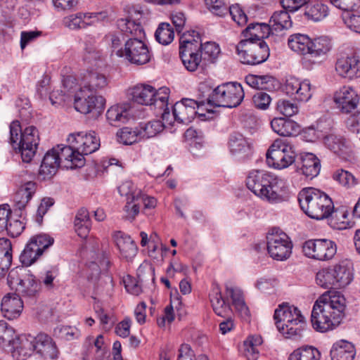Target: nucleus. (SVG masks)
I'll return each instance as SVG.
<instances>
[{
	"label": "nucleus",
	"instance_id": "nucleus-63",
	"mask_svg": "<svg viewBox=\"0 0 360 360\" xmlns=\"http://www.w3.org/2000/svg\"><path fill=\"white\" fill-rule=\"evenodd\" d=\"M106 42L110 46L112 53L118 57V51L124 50V37L120 33H110L105 37Z\"/></svg>",
	"mask_w": 360,
	"mask_h": 360
},
{
	"label": "nucleus",
	"instance_id": "nucleus-29",
	"mask_svg": "<svg viewBox=\"0 0 360 360\" xmlns=\"http://www.w3.org/2000/svg\"><path fill=\"white\" fill-rule=\"evenodd\" d=\"M107 18L106 12L99 13H79L72 14L65 17L63 20L64 24L66 27L71 30H77L85 28L86 26L90 25L94 21L87 22L86 19L90 20L92 18L96 20H103Z\"/></svg>",
	"mask_w": 360,
	"mask_h": 360
},
{
	"label": "nucleus",
	"instance_id": "nucleus-48",
	"mask_svg": "<svg viewBox=\"0 0 360 360\" xmlns=\"http://www.w3.org/2000/svg\"><path fill=\"white\" fill-rule=\"evenodd\" d=\"M262 343L259 335L250 336L243 343V354L248 360H257L259 356L258 347Z\"/></svg>",
	"mask_w": 360,
	"mask_h": 360
},
{
	"label": "nucleus",
	"instance_id": "nucleus-33",
	"mask_svg": "<svg viewBox=\"0 0 360 360\" xmlns=\"http://www.w3.org/2000/svg\"><path fill=\"white\" fill-rule=\"evenodd\" d=\"M37 190V184L33 181H27L22 185L13 196L15 210L22 211L32 198Z\"/></svg>",
	"mask_w": 360,
	"mask_h": 360
},
{
	"label": "nucleus",
	"instance_id": "nucleus-34",
	"mask_svg": "<svg viewBox=\"0 0 360 360\" xmlns=\"http://www.w3.org/2000/svg\"><path fill=\"white\" fill-rule=\"evenodd\" d=\"M302 166L300 168L302 174L311 179L316 176L321 170L320 160L311 153L301 154Z\"/></svg>",
	"mask_w": 360,
	"mask_h": 360
},
{
	"label": "nucleus",
	"instance_id": "nucleus-61",
	"mask_svg": "<svg viewBox=\"0 0 360 360\" xmlns=\"http://www.w3.org/2000/svg\"><path fill=\"white\" fill-rule=\"evenodd\" d=\"M276 110L280 114L285 117L293 116L299 112V108L296 103L285 99L278 101Z\"/></svg>",
	"mask_w": 360,
	"mask_h": 360
},
{
	"label": "nucleus",
	"instance_id": "nucleus-14",
	"mask_svg": "<svg viewBox=\"0 0 360 360\" xmlns=\"http://www.w3.org/2000/svg\"><path fill=\"white\" fill-rule=\"evenodd\" d=\"M53 238L46 234L32 237L20 255V261L25 266L34 264L44 251L53 243Z\"/></svg>",
	"mask_w": 360,
	"mask_h": 360
},
{
	"label": "nucleus",
	"instance_id": "nucleus-49",
	"mask_svg": "<svg viewBox=\"0 0 360 360\" xmlns=\"http://www.w3.org/2000/svg\"><path fill=\"white\" fill-rule=\"evenodd\" d=\"M205 104V101H202L198 103L195 100L188 98L181 99V114L184 113L186 115L181 119V123H189L196 116L197 111L196 108H198L200 105Z\"/></svg>",
	"mask_w": 360,
	"mask_h": 360
},
{
	"label": "nucleus",
	"instance_id": "nucleus-46",
	"mask_svg": "<svg viewBox=\"0 0 360 360\" xmlns=\"http://www.w3.org/2000/svg\"><path fill=\"white\" fill-rule=\"evenodd\" d=\"M288 12L287 10L275 11L269 21L271 30L281 31L291 27L292 23Z\"/></svg>",
	"mask_w": 360,
	"mask_h": 360
},
{
	"label": "nucleus",
	"instance_id": "nucleus-40",
	"mask_svg": "<svg viewBox=\"0 0 360 360\" xmlns=\"http://www.w3.org/2000/svg\"><path fill=\"white\" fill-rule=\"evenodd\" d=\"M210 300L214 313L221 317L229 316L231 312V307L221 295L219 287H214L210 294Z\"/></svg>",
	"mask_w": 360,
	"mask_h": 360
},
{
	"label": "nucleus",
	"instance_id": "nucleus-4",
	"mask_svg": "<svg viewBox=\"0 0 360 360\" xmlns=\"http://www.w3.org/2000/svg\"><path fill=\"white\" fill-rule=\"evenodd\" d=\"M297 198L301 210L311 219H324L333 212L334 205L331 198L319 189L311 187L303 188Z\"/></svg>",
	"mask_w": 360,
	"mask_h": 360
},
{
	"label": "nucleus",
	"instance_id": "nucleus-51",
	"mask_svg": "<svg viewBox=\"0 0 360 360\" xmlns=\"http://www.w3.org/2000/svg\"><path fill=\"white\" fill-rule=\"evenodd\" d=\"M174 30L167 22H161L155 32L156 41L162 45L169 44L174 40Z\"/></svg>",
	"mask_w": 360,
	"mask_h": 360
},
{
	"label": "nucleus",
	"instance_id": "nucleus-8",
	"mask_svg": "<svg viewBox=\"0 0 360 360\" xmlns=\"http://www.w3.org/2000/svg\"><path fill=\"white\" fill-rule=\"evenodd\" d=\"M297 157L294 146L286 139H277L266 152L267 165L277 169L288 168Z\"/></svg>",
	"mask_w": 360,
	"mask_h": 360
},
{
	"label": "nucleus",
	"instance_id": "nucleus-25",
	"mask_svg": "<svg viewBox=\"0 0 360 360\" xmlns=\"http://www.w3.org/2000/svg\"><path fill=\"white\" fill-rule=\"evenodd\" d=\"M226 293L228 297H230L232 305L238 313L239 316L244 320L248 321L250 319V311L246 305L243 293L240 288L231 282L226 283Z\"/></svg>",
	"mask_w": 360,
	"mask_h": 360
},
{
	"label": "nucleus",
	"instance_id": "nucleus-52",
	"mask_svg": "<svg viewBox=\"0 0 360 360\" xmlns=\"http://www.w3.org/2000/svg\"><path fill=\"white\" fill-rule=\"evenodd\" d=\"M25 267V266H17L9 271L7 282L11 289L16 291V288H18V286L25 279V276L29 275Z\"/></svg>",
	"mask_w": 360,
	"mask_h": 360
},
{
	"label": "nucleus",
	"instance_id": "nucleus-59",
	"mask_svg": "<svg viewBox=\"0 0 360 360\" xmlns=\"http://www.w3.org/2000/svg\"><path fill=\"white\" fill-rule=\"evenodd\" d=\"M117 141L124 145H131L141 140V137L136 133V127L134 129L124 127L117 134Z\"/></svg>",
	"mask_w": 360,
	"mask_h": 360
},
{
	"label": "nucleus",
	"instance_id": "nucleus-57",
	"mask_svg": "<svg viewBox=\"0 0 360 360\" xmlns=\"http://www.w3.org/2000/svg\"><path fill=\"white\" fill-rule=\"evenodd\" d=\"M15 337V329L6 321H0V345L8 347Z\"/></svg>",
	"mask_w": 360,
	"mask_h": 360
},
{
	"label": "nucleus",
	"instance_id": "nucleus-20",
	"mask_svg": "<svg viewBox=\"0 0 360 360\" xmlns=\"http://www.w3.org/2000/svg\"><path fill=\"white\" fill-rule=\"evenodd\" d=\"M333 100L338 108L345 114L352 113L359 103L357 93L352 87L348 86H343L336 91Z\"/></svg>",
	"mask_w": 360,
	"mask_h": 360
},
{
	"label": "nucleus",
	"instance_id": "nucleus-50",
	"mask_svg": "<svg viewBox=\"0 0 360 360\" xmlns=\"http://www.w3.org/2000/svg\"><path fill=\"white\" fill-rule=\"evenodd\" d=\"M201 40L198 32L192 30L181 34V51L184 49L200 50Z\"/></svg>",
	"mask_w": 360,
	"mask_h": 360
},
{
	"label": "nucleus",
	"instance_id": "nucleus-54",
	"mask_svg": "<svg viewBox=\"0 0 360 360\" xmlns=\"http://www.w3.org/2000/svg\"><path fill=\"white\" fill-rule=\"evenodd\" d=\"M180 308V301L172 298L169 304L164 309V315L158 318L157 323L159 327L163 328L167 324H170L175 318L174 309L178 310Z\"/></svg>",
	"mask_w": 360,
	"mask_h": 360
},
{
	"label": "nucleus",
	"instance_id": "nucleus-23",
	"mask_svg": "<svg viewBox=\"0 0 360 360\" xmlns=\"http://www.w3.org/2000/svg\"><path fill=\"white\" fill-rule=\"evenodd\" d=\"M34 352L41 360H58L60 356L56 342L46 333H39L35 337Z\"/></svg>",
	"mask_w": 360,
	"mask_h": 360
},
{
	"label": "nucleus",
	"instance_id": "nucleus-9",
	"mask_svg": "<svg viewBox=\"0 0 360 360\" xmlns=\"http://www.w3.org/2000/svg\"><path fill=\"white\" fill-rule=\"evenodd\" d=\"M241 62L255 65L265 62L269 56V49L264 41L241 40L236 46Z\"/></svg>",
	"mask_w": 360,
	"mask_h": 360
},
{
	"label": "nucleus",
	"instance_id": "nucleus-36",
	"mask_svg": "<svg viewBox=\"0 0 360 360\" xmlns=\"http://www.w3.org/2000/svg\"><path fill=\"white\" fill-rule=\"evenodd\" d=\"M271 127L275 133L282 136H295L299 132V126L296 122L281 117L274 118Z\"/></svg>",
	"mask_w": 360,
	"mask_h": 360
},
{
	"label": "nucleus",
	"instance_id": "nucleus-32",
	"mask_svg": "<svg viewBox=\"0 0 360 360\" xmlns=\"http://www.w3.org/2000/svg\"><path fill=\"white\" fill-rule=\"evenodd\" d=\"M114 239L121 256L126 259H131L137 253L138 248L135 242L128 235L117 231L114 234Z\"/></svg>",
	"mask_w": 360,
	"mask_h": 360
},
{
	"label": "nucleus",
	"instance_id": "nucleus-38",
	"mask_svg": "<svg viewBox=\"0 0 360 360\" xmlns=\"http://www.w3.org/2000/svg\"><path fill=\"white\" fill-rule=\"evenodd\" d=\"M304 15L307 19L319 22L326 18L329 14L327 5L320 1H314L307 4L304 7Z\"/></svg>",
	"mask_w": 360,
	"mask_h": 360
},
{
	"label": "nucleus",
	"instance_id": "nucleus-47",
	"mask_svg": "<svg viewBox=\"0 0 360 360\" xmlns=\"http://www.w3.org/2000/svg\"><path fill=\"white\" fill-rule=\"evenodd\" d=\"M199 52L200 50L193 51L192 49L181 51V62L188 71L194 72L199 66L202 60V56Z\"/></svg>",
	"mask_w": 360,
	"mask_h": 360
},
{
	"label": "nucleus",
	"instance_id": "nucleus-2",
	"mask_svg": "<svg viewBox=\"0 0 360 360\" xmlns=\"http://www.w3.org/2000/svg\"><path fill=\"white\" fill-rule=\"evenodd\" d=\"M246 186L255 195L271 203L283 201L280 193L283 182L281 179L264 170H252L246 178Z\"/></svg>",
	"mask_w": 360,
	"mask_h": 360
},
{
	"label": "nucleus",
	"instance_id": "nucleus-30",
	"mask_svg": "<svg viewBox=\"0 0 360 360\" xmlns=\"http://www.w3.org/2000/svg\"><path fill=\"white\" fill-rule=\"evenodd\" d=\"M60 162L58 153L53 148L45 154L39 171V177L43 180L51 179L57 172Z\"/></svg>",
	"mask_w": 360,
	"mask_h": 360
},
{
	"label": "nucleus",
	"instance_id": "nucleus-55",
	"mask_svg": "<svg viewBox=\"0 0 360 360\" xmlns=\"http://www.w3.org/2000/svg\"><path fill=\"white\" fill-rule=\"evenodd\" d=\"M324 143L330 150L340 156H342L347 149L345 141L334 134L325 136Z\"/></svg>",
	"mask_w": 360,
	"mask_h": 360
},
{
	"label": "nucleus",
	"instance_id": "nucleus-24",
	"mask_svg": "<svg viewBox=\"0 0 360 360\" xmlns=\"http://www.w3.org/2000/svg\"><path fill=\"white\" fill-rule=\"evenodd\" d=\"M53 148L58 152V160L60 164H63L64 167L75 169L82 167L84 165V158L76 152L72 144L68 143V146L58 145Z\"/></svg>",
	"mask_w": 360,
	"mask_h": 360
},
{
	"label": "nucleus",
	"instance_id": "nucleus-19",
	"mask_svg": "<svg viewBox=\"0 0 360 360\" xmlns=\"http://www.w3.org/2000/svg\"><path fill=\"white\" fill-rule=\"evenodd\" d=\"M332 48L330 40L326 37H320L311 41L309 54L303 57L302 63L307 68L321 61Z\"/></svg>",
	"mask_w": 360,
	"mask_h": 360
},
{
	"label": "nucleus",
	"instance_id": "nucleus-60",
	"mask_svg": "<svg viewBox=\"0 0 360 360\" xmlns=\"http://www.w3.org/2000/svg\"><path fill=\"white\" fill-rule=\"evenodd\" d=\"M208 10L215 15L222 17L228 14L229 4L226 0H205Z\"/></svg>",
	"mask_w": 360,
	"mask_h": 360
},
{
	"label": "nucleus",
	"instance_id": "nucleus-17",
	"mask_svg": "<svg viewBox=\"0 0 360 360\" xmlns=\"http://www.w3.org/2000/svg\"><path fill=\"white\" fill-rule=\"evenodd\" d=\"M63 90L49 92V78L44 77L37 84V92L40 98H43L49 95V99L52 104L65 102L66 94L76 85V79L72 76H68L63 80Z\"/></svg>",
	"mask_w": 360,
	"mask_h": 360
},
{
	"label": "nucleus",
	"instance_id": "nucleus-64",
	"mask_svg": "<svg viewBox=\"0 0 360 360\" xmlns=\"http://www.w3.org/2000/svg\"><path fill=\"white\" fill-rule=\"evenodd\" d=\"M342 18L345 25L350 30L360 34V13H345Z\"/></svg>",
	"mask_w": 360,
	"mask_h": 360
},
{
	"label": "nucleus",
	"instance_id": "nucleus-12",
	"mask_svg": "<svg viewBox=\"0 0 360 360\" xmlns=\"http://www.w3.org/2000/svg\"><path fill=\"white\" fill-rule=\"evenodd\" d=\"M266 246L270 257L278 261L286 260L292 253V241L278 228H273L267 233Z\"/></svg>",
	"mask_w": 360,
	"mask_h": 360
},
{
	"label": "nucleus",
	"instance_id": "nucleus-5",
	"mask_svg": "<svg viewBox=\"0 0 360 360\" xmlns=\"http://www.w3.org/2000/svg\"><path fill=\"white\" fill-rule=\"evenodd\" d=\"M274 318L278 330L285 338H300L307 326L306 318L301 311L288 303L278 305Z\"/></svg>",
	"mask_w": 360,
	"mask_h": 360
},
{
	"label": "nucleus",
	"instance_id": "nucleus-27",
	"mask_svg": "<svg viewBox=\"0 0 360 360\" xmlns=\"http://www.w3.org/2000/svg\"><path fill=\"white\" fill-rule=\"evenodd\" d=\"M22 309V299L16 293H8L3 297L1 310L6 319L8 320L17 319L21 314Z\"/></svg>",
	"mask_w": 360,
	"mask_h": 360
},
{
	"label": "nucleus",
	"instance_id": "nucleus-15",
	"mask_svg": "<svg viewBox=\"0 0 360 360\" xmlns=\"http://www.w3.org/2000/svg\"><path fill=\"white\" fill-rule=\"evenodd\" d=\"M67 142L72 144L76 152L83 158L96 151L100 147V140L94 131L70 134L67 138Z\"/></svg>",
	"mask_w": 360,
	"mask_h": 360
},
{
	"label": "nucleus",
	"instance_id": "nucleus-10",
	"mask_svg": "<svg viewBox=\"0 0 360 360\" xmlns=\"http://www.w3.org/2000/svg\"><path fill=\"white\" fill-rule=\"evenodd\" d=\"M118 57L135 65H143L150 61L152 52L142 38L131 37L124 41L123 51H118Z\"/></svg>",
	"mask_w": 360,
	"mask_h": 360
},
{
	"label": "nucleus",
	"instance_id": "nucleus-41",
	"mask_svg": "<svg viewBox=\"0 0 360 360\" xmlns=\"http://www.w3.org/2000/svg\"><path fill=\"white\" fill-rule=\"evenodd\" d=\"M117 25L121 32L127 35H131V37L143 38L145 36L141 24L132 20L131 17L119 19Z\"/></svg>",
	"mask_w": 360,
	"mask_h": 360
},
{
	"label": "nucleus",
	"instance_id": "nucleus-44",
	"mask_svg": "<svg viewBox=\"0 0 360 360\" xmlns=\"http://www.w3.org/2000/svg\"><path fill=\"white\" fill-rule=\"evenodd\" d=\"M311 40L308 36L302 34H294L289 37L288 44L290 49L305 56L309 54Z\"/></svg>",
	"mask_w": 360,
	"mask_h": 360
},
{
	"label": "nucleus",
	"instance_id": "nucleus-45",
	"mask_svg": "<svg viewBox=\"0 0 360 360\" xmlns=\"http://www.w3.org/2000/svg\"><path fill=\"white\" fill-rule=\"evenodd\" d=\"M39 285L35 280L33 275L29 274L21 283L18 288H16L15 293L23 297H34L39 291Z\"/></svg>",
	"mask_w": 360,
	"mask_h": 360
},
{
	"label": "nucleus",
	"instance_id": "nucleus-21",
	"mask_svg": "<svg viewBox=\"0 0 360 360\" xmlns=\"http://www.w3.org/2000/svg\"><path fill=\"white\" fill-rule=\"evenodd\" d=\"M284 90L288 96L299 101L307 102L312 96L311 85L308 79L289 77L285 80Z\"/></svg>",
	"mask_w": 360,
	"mask_h": 360
},
{
	"label": "nucleus",
	"instance_id": "nucleus-3",
	"mask_svg": "<svg viewBox=\"0 0 360 360\" xmlns=\"http://www.w3.org/2000/svg\"><path fill=\"white\" fill-rule=\"evenodd\" d=\"M169 93V89L167 86L155 89L151 85L139 84L129 90V94L134 102L153 107L155 113L161 115L165 120L170 115L168 108Z\"/></svg>",
	"mask_w": 360,
	"mask_h": 360
},
{
	"label": "nucleus",
	"instance_id": "nucleus-7",
	"mask_svg": "<svg viewBox=\"0 0 360 360\" xmlns=\"http://www.w3.org/2000/svg\"><path fill=\"white\" fill-rule=\"evenodd\" d=\"M244 91L237 82H229L219 85L208 94L206 103L212 107L235 108L242 102Z\"/></svg>",
	"mask_w": 360,
	"mask_h": 360
},
{
	"label": "nucleus",
	"instance_id": "nucleus-42",
	"mask_svg": "<svg viewBox=\"0 0 360 360\" xmlns=\"http://www.w3.org/2000/svg\"><path fill=\"white\" fill-rule=\"evenodd\" d=\"M340 288L349 285L353 280V265L349 260H343L334 265Z\"/></svg>",
	"mask_w": 360,
	"mask_h": 360
},
{
	"label": "nucleus",
	"instance_id": "nucleus-26",
	"mask_svg": "<svg viewBox=\"0 0 360 360\" xmlns=\"http://www.w3.org/2000/svg\"><path fill=\"white\" fill-rule=\"evenodd\" d=\"M229 147L231 154L240 159L248 158L252 154V143L239 133L230 136Z\"/></svg>",
	"mask_w": 360,
	"mask_h": 360
},
{
	"label": "nucleus",
	"instance_id": "nucleus-18",
	"mask_svg": "<svg viewBox=\"0 0 360 360\" xmlns=\"http://www.w3.org/2000/svg\"><path fill=\"white\" fill-rule=\"evenodd\" d=\"M105 104V100L102 96L89 93V91L82 86L75 95L74 105L77 111L88 114L95 109H101Z\"/></svg>",
	"mask_w": 360,
	"mask_h": 360
},
{
	"label": "nucleus",
	"instance_id": "nucleus-16",
	"mask_svg": "<svg viewBox=\"0 0 360 360\" xmlns=\"http://www.w3.org/2000/svg\"><path fill=\"white\" fill-rule=\"evenodd\" d=\"M335 70L342 79L349 81L360 79V55L352 53L339 56L335 63Z\"/></svg>",
	"mask_w": 360,
	"mask_h": 360
},
{
	"label": "nucleus",
	"instance_id": "nucleus-58",
	"mask_svg": "<svg viewBox=\"0 0 360 360\" xmlns=\"http://www.w3.org/2000/svg\"><path fill=\"white\" fill-rule=\"evenodd\" d=\"M118 192L122 196H125L127 200H140L141 190L129 180L124 181L118 187Z\"/></svg>",
	"mask_w": 360,
	"mask_h": 360
},
{
	"label": "nucleus",
	"instance_id": "nucleus-56",
	"mask_svg": "<svg viewBox=\"0 0 360 360\" xmlns=\"http://www.w3.org/2000/svg\"><path fill=\"white\" fill-rule=\"evenodd\" d=\"M53 336L64 340H72L80 336V331L75 327L70 326H58L53 331Z\"/></svg>",
	"mask_w": 360,
	"mask_h": 360
},
{
	"label": "nucleus",
	"instance_id": "nucleus-6",
	"mask_svg": "<svg viewBox=\"0 0 360 360\" xmlns=\"http://www.w3.org/2000/svg\"><path fill=\"white\" fill-rule=\"evenodd\" d=\"M39 137L34 126L26 127L22 132L20 122L13 121L10 124V143L14 149H18L24 162H30L34 157Z\"/></svg>",
	"mask_w": 360,
	"mask_h": 360
},
{
	"label": "nucleus",
	"instance_id": "nucleus-22",
	"mask_svg": "<svg viewBox=\"0 0 360 360\" xmlns=\"http://www.w3.org/2000/svg\"><path fill=\"white\" fill-rule=\"evenodd\" d=\"M13 359L26 360L35 349V337L32 335H16L11 345L8 347Z\"/></svg>",
	"mask_w": 360,
	"mask_h": 360
},
{
	"label": "nucleus",
	"instance_id": "nucleus-28",
	"mask_svg": "<svg viewBox=\"0 0 360 360\" xmlns=\"http://www.w3.org/2000/svg\"><path fill=\"white\" fill-rule=\"evenodd\" d=\"M108 84V80L105 75L98 72H88L81 79L79 86L96 95L104 90Z\"/></svg>",
	"mask_w": 360,
	"mask_h": 360
},
{
	"label": "nucleus",
	"instance_id": "nucleus-53",
	"mask_svg": "<svg viewBox=\"0 0 360 360\" xmlns=\"http://www.w3.org/2000/svg\"><path fill=\"white\" fill-rule=\"evenodd\" d=\"M321 354L313 347H305L295 350L289 356V360H319Z\"/></svg>",
	"mask_w": 360,
	"mask_h": 360
},
{
	"label": "nucleus",
	"instance_id": "nucleus-1",
	"mask_svg": "<svg viewBox=\"0 0 360 360\" xmlns=\"http://www.w3.org/2000/svg\"><path fill=\"white\" fill-rule=\"evenodd\" d=\"M346 300L338 291H327L315 302L311 321L314 330L321 333L333 330L345 315Z\"/></svg>",
	"mask_w": 360,
	"mask_h": 360
},
{
	"label": "nucleus",
	"instance_id": "nucleus-31",
	"mask_svg": "<svg viewBox=\"0 0 360 360\" xmlns=\"http://www.w3.org/2000/svg\"><path fill=\"white\" fill-rule=\"evenodd\" d=\"M131 117L130 103H124L111 106L106 112V118L111 125L127 122Z\"/></svg>",
	"mask_w": 360,
	"mask_h": 360
},
{
	"label": "nucleus",
	"instance_id": "nucleus-37",
	"mask_svg": "<svg viewBox=\"0 0 360 360\" xmlns=\"http://www.w3.org/2000/svg\"><path fill=\"white\" fill-rule=\"evenodd\" d=\"M91 226V221L89 211L84 207L79 209L74 220L75 232L79 237L86 238L90 231Z\"/></svg>",
	"mask_w": 360,
	"mask_h": 360
},
{
	"label": "nucleus",
	"instance_id": "nucleus-11",
	"mask_svg": "<svg viewBox=\"0 0 360 360\" xmlns=\"http://www.w3.org/2000/svg\"><path fill=\"white\" fill-rule=\"evenodd\" d=\"M179 102H176L174 105L172 114L168 117L167 120H152L146 122H141L136 126V133L141 137V139H148L155 137L160 134L165 129L170 133L176 131L177 127H175L176 122L180 123L178 114L176 112V106Z\"/></svg>",
	"mask_w": 360,
	"mask_h": 360
},
{
	"label": "nucleus",
	"instance_id": "nucleus-62",
	"mask_svg": "<svg viewBox=\"0 0 360 360\" xmlns=\"http://www.w3.org/2000/svg\"><path fill=\"white\" fill-rule=\"evenodd\" d=\"M200 51L202 58L203 57L205 60L212 61L218 56L220 49L215 42L207 41L204 44H201Z\"/></svg>",
	"mask_w": 360,
	"mask_h": 360
},
{
	"label": "nucleus",
	"instance_id": "nucleus-35",
	"mask_svg": "<svg viewBox=\"0 0 360 360\" xmlns=\"http://www.w3.org/2000/svg\"><path fill=\"white\" fill-rule=\"evenodd\" d=\"M355 354L354 346L345 340L334 343L330 349L332 360H354Z\"/></svg>",
	"mask_w": 360,
	"mask_h": 360
},
{
	"label": "nucleus",
	"instance_id": "nucleus-43",
	"mask_svg": "<svg viewBox=\"0 0 360 360\" xmlns=\"http://www.w3.org/2000/svg\"><path fill=\"white\" fill-rule=\"evenodd\" d=\"M12 247L8 239L0 238V279L4 276L12 262Z\"/></svg>",
	"mask_w": 360,
	"mask_h": 360
},
{
	"label": "nucleus",
	"instance_id": "nucleus-13",
	"mask_svg": "<svg viewBox=\"0 0 360 360\" xmlns=\"http://www.w3.org/2000/svg\"><path fill=\"white\" fill-rule=\"evenodd\" d=\"M302 248L307 257L319 261H329L337 252L336 243L326 238L308 240Z\"/></svg>",
	"mask_w": 360,
	"mask_h": 360
},
{
	"label": "nucleus",
	"instance_id": "nucleus-39",
	"mask_svg": "<svg viewBox=\"0 0 360 360\" xmlns=\"http://www.w3.org/2000/svg\"><path fill=\"white\" fill-rule=\"evenodd\" d=\"M271 32L270 25L266 23H251L243 32L245 39L254 41H264Z\"/></svg>",
	"mask_w": 360,
	"mask_h": 360
}]
</instances>
